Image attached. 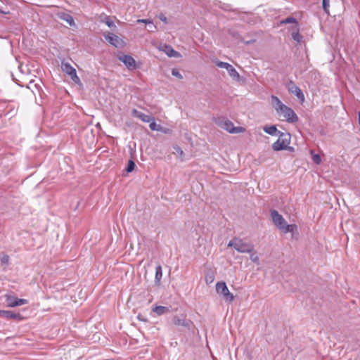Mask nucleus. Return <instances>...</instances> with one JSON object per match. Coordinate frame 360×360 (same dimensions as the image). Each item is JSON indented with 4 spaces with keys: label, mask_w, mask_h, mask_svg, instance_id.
<instances>
[{
    "label": "nucleus",
    "mask_w": 360,
    "mask_h": 360,
    "mask_svg": "<svg viewBox=\"0 0 360 360\" xmlns=\"http://www.w3.org/2000/svg\"><path fill=\"white\" fill-rule=\"evenodd\" d=\"M229 76L234 80L238 81L240 79V75L237 70L230 64L229 68L226 69Z\"/></svg>",
    "instance_id": "a211bd4d"
},
{
    "label": "nucleus",
    "mask_w": 360,
    "mask_h": 360,
    "mask_svg": "<svg viewBox=\"0 0 360 360\" xmlns=\"http://www.w3.org/2000/svg\"><path fill=\"white\" fill-rule=\"evenodd\" d=\"M161 50L164 51L169 57L179 58L181 57L180 53L175 51L170 45L165 44Z\"/></svg>",
    "instance_id": "2eb2a0df"
},
{
    "label": "nucleus",
    "mask_w": 360,
    "mask_h": 360,
    "mask_svg": "<svg viewBox=\"0 0 360 360\" xmlns=\"http://www.w3.org/2000/svg\"><path fill=\"white\" fill-rule=\"evenodd\" d=\"M162 276V269L160 265H158L155 268V279L156 282H160Z\"/></svg>",
    "instance_id": "412c9836"
},
{
    "label": "nucleus",
    "mask_w": 360,
    "mask_h": 360,
    "mask_svg": "<svg viewBox=\"0 0 360 360\" xmlns=\"http://www.w3.org/2000/svg\"><path fill=\"white\" fill-rule=\"evenodd\" d=\"M0 13H6V12H4V11H1V9H0Z\"/></svg>",
    "instance_id": "4c0bfd02"
},
{
    "label": "nucleus",
    "mask_w": 360,
    "mask_h": 360,
    "mask_svg": "<svg viewBox=\"0 0 360 360\" xmlns=\"http://www.w3.org/2000/svg\"><path fill=\"white\" fill-rule=\"evenodd\" d=\"M213 121L217 126L231 134L242 133L245 130L242 127H234L231 121L224 117H216L213 119Z\"/></svg>",
    "instance_id": "f03ea898"
},
{
    "label": "nucleus",
    "mask_w": 360,
    "mask_h": 360,
    "mask_svg": "<svg viewBox=\"0 0 360 360\" xmlns=\"http://www.w3.org/2000/svg\"><path fill=\"white\" fill-rule=\"evenodd\" d=\"M281 24H287V23H297V20L295 18L288 17L285 20L281 22Z\"/></svg>",
    "instance_id": "c756f323"
},
{
    "label": "nucleus",
    "mask_w": 360,
    "mask_h": 360,
    "mask_svg": "<svg viewBox=\"0 0 360 360\" xmlns=\"http://www.w3.org/2000/svg\"><path fill=\"white\" fill-rule=\"evenodd\" d=\"M57 16L61 19L67 22L69 25L72 26L75 25V21L72 16L65 12L58 13Z\"/></svg>",
    "instance_id": "dca6fc26"
},
{
    "label": "nucleus",
    "mask_w": 360,
    "mask_h": 360,
    "mask_svg": "<svg viewBox=\"0 0 360 360\" xmlns=\"http://www.w3.org/2000/svg\"><path fill=\"white\" fill-rule=\"evenodd\" d=\"M138 319L141 321H143V322H146L147 321L146 319L145 318H143L141 315L139 314L138 315Z\"/></svg>",
    "instance_id": "c9c22d12"
},
{
    "label": "nucleus",
    "mask_w": 360,
    "mask_h": 360,
    "mask_svg": "<svg viewBox=\"0 0 360 360\" xmlns=\"http://www.w3.org/2000/svg\"><path fill=\"white\" fill-rule=\"evenodd\" d=\"M149 127L151 130L157 131H160L162 128L160 124H156V122L154 121V119L150 121Z\"/></svg>",
    "instance_id": "4be33fe9"
},
{
    "label": "nucleus",
    "mask_w": 360,
    "mask_h": 360,
    "mask_svg": "<svg viewBox=\"0 0 360 360\" xmlns=\"http://www.w3.org/2000/svg\"><path fill=\"white\" fill-rule=\"evenodd\" d=\"M271 218L274 224L279 229H282V226L285 224V221L283 216L276 210L270 211Z\"/></svg>",
    "instance_id": "6e6552de"
},
{
    "label": "nucleus",
    "mask_w": 360,
    "mask_h": 360,
    "mask_svg": "<svg viewBox=\"0 0 360 360\" xmlns=\"http://www.w3.org/2000/svg\"><path fill=\"white\" fill-rule=\"evenodd\" d=\"M174 149H175L176 152L177 153L180 154L181 155L184 154L183 150H181V148L179 146H175Z\"/></svg>",
    "instance_id": "f704fd0d"
},
{
    "label": "nucleus",
    "mask_w": 360,
    "mask_h": 360,
    "mask_svg": "<svg viewBox=\"0 0 360 360\" xmlns=\"http://www.w3.org/2000/svg\"><path fill=\"white\" fill-rule=\"evenodd\" d=\"M61 68L63 72L68 75L75 83L78 84L80 82L76 70L68 62L62 61Z\"/></svg>",
    "instance_id": "423d86ee"
},
{
    "label": "nucleus",
    "mask_w": 360,
    "mask_h": 360,
    "mask_svg": "<svg viewBox=\"0 0 360 360\" xmlns=\"http://www.w3.org/2000/svg\"><path fill=\"white\" fill-rule=\"evenodd\" d=\"M278 139L272 144L273 150L280 151L288 148L291 139L290 134L278 131Z\"/></svg>",
    "instance_id": "20e7f679"
},
{
    "label": "nucleus",
    "mask_w": 360,
    "mask_h": 360,
    "mask_svg": "<svg viewBox=\"0 0 360 360\" xmlns=\"http://www.w3.org/2000/svg\"><path fill=\"white\" fill-rule=\"evenodd\" d=\"M271 103L276 112L280 116H283L286 122L289 123H295L297 122L298 117L294 110L291 108L283 104L277 96L274 95L271 96Z\"/></svg>",
    "instance_id": "f257e3e1"
},
{
    "label": "nucleus",
    "mask_w": 360,
    "mask_h": 360,
    "mask_svg": "<svg viewBox=\"0 0 360 360\" xmlns=\"http://www.w3.org/2000/svg\"><path fill=\"white\" fill-rule=\"evenodd\" d=\"M0 316L8 319H22V315L20 314L10 310H0Z\"/></svg>",
    "instance_id": "ddd939ff"
},
{
    "label": "nucleus",
    "mask_w": 360,
    "mask_h": 360,
    "mask_svg": "<svg viewBox=\"0 0 360 360\" xmlns=\"http://www.w3.org/2000/svg\"><path fill=\"white\" fill-rule=\"evenodd\" d=\"M159 19H160L162 22H165V23H167V17H166L164 14H160V15H159Z\"/></svg>",
    "instance_id": "72a5a7b5"
},
{
    "label": "nucleus",
    "mask_w": 360,
    "mask_h": 360,
    "mask_svg": "<svg viewBox=\"0 0 360 360\" xmlns=\"http://www.w3.org/2000/svg\"><path fill=\"white\" fill-rule=\"evenodd\" d=\"M136 167L134 162L131 160H129L126 171L127 172H131Z\"/></svg>",
    "instance_id": "cd10ccee"
},
{
    "label": "nucleus",
    "mask_w": 360,
    "mask_h": 360,
    "mask_svg": "<svg viewBox=\"0 0 360 360\" xmlns=\"http://www.w3.org/2000/svg\"><path fill=\"white\" fill-rule=\"evenodd\" d=\"M153 311L156 313L158 316L163 315L169 312V307L164 306H156L153 309Z\"/></svg>",
    "instance_id": "6ab92c4d"
},
{
    "label": "nucleus",
    "mask_w": 360,
    "mask_h": 360,
    "mask_svg": "<svg viewBox=\"0 0 360 360\" xmlns=\"http://www.w3.org/2000/svg\"><path fill=\"white\" fill-rule=\"evenodd\" d=\"M148 27H149V30L150 31H153L154 29L156 28L155 25H154V24L153 23V25H148Z\"/></svg>",
    "instance_id": "e433bc0d"
},
{
    "label": "nucleus",
    "mask_w": 360,
    "mask_h": 360,
    "mask_svg": "<svg viewBox=\"0 0 360 360\" xmlns=\"http://www.w3.org/2000/svg\"><path fill=\"white\" fill-rule=\"evenodd\" d=\"M215 64H216V65H217L218 68H224V69H226H226L229 68V66L230 65V64H229V63H228L222 62V61H219V60H216Z\"/></svg>",
    "instance_id": "a878e982"
},
{
    "label": "nucleus",
    "mask_w": 360,
    "mask_h": 360,
    "mask_svg": "<svg viewBox=\"0 0 360 360\" xmlns=\"http://www.w3.org/2000/svg\"><path fill=\"white\" fill-rule=\"evenodd\" d=\"M172 75L174 77H178L179 79H183L182 75L179 72V70L176 68H173L172 70Z\"/></svg>",
    "instance_id": "2f4dec72"
},
{
    "label": "nucleus",
    "mask_w": 360,
    "mask_h": 360,
    "mask_svg": "<svg viewBox=\"0 0 360 360\" xmlns=\"http://www.w3.org/2000/svg\"><path fill=\"white\" fill-rule=\"evenodd\" d=\"M102 22H103L109 27H115L114 22L110 18L109 16H105L104 18L102 20Z\"/></svg>",
    "instance_id": "5701e85b"
},
{
    "label": "nucleus",
    "mask_w": 360,
    "mask_h": 360,
    "mask_svg": "<svg viewBox=\"0 0 360 360\" xmlns=\"http://www.w3.org/2000/svg\"><path fill=\"white\" fill-rule=\"evenodd\" d=\"M216 291L226 302L231 303L234 300V295L230 292L225 282H217L216 283Z\"/></svg>",
    "instance_id": "39448f33"
},
{
    "label": "nucleus",
    "mask_w": 360,
    "mask_h": 360,
    "mask_svg": "<svg viewBox=\"0 0 360 360\" xmlns=\"http://www.w3.org/2000/svg\"><path fill=\"white\" fill-rule=\"evenodd\" d=\"M250 260L252 262L259 264V257H258L257 252H254V250H253L252 252H250Z\"/></svg>",
    "instance_id": "393cba45"
},
{
    "label": "nucleus",
    "mask_w": 360,
    "mask_h": 360,
    "mask_svg": "<svg viewBox=\"0 0 360 360\" xmlns=\"http://www.w3.org/2000/svg\"><path fill=\"white\" fill-rule=\"evenodd\" d=\"M1 263L2 265H8L9 264L10 258L7 255H4L1 259Z\"/></svg>",
    "instance_id": "c85d7f7f"
},
{
    "label": "nucleus",
    "mask_w": 360,
    "mask_h": 360,
    "mask_svg": "<svg viewBox=\"0 0 360 360\" xmlns=\"http://www.w3.org/2000/svg\"><path fill=\"white\" fill-rule=\"evenodd\" d=\"M292 37L295 41H296L297 42H300L302 39V37L299 33L298 29H297L296 31H294L292 32Z\"/></svg>",
    "instance_id": "b1692460"
},
{
    "label": "nucleus",
    "mask_w": 360,
    "mask_h": 360,
    "mask_svg": "<svg viewBox=\"0 0 360 360\" xmlns=\"http://www.w3.org/2000/svg\"><path fill=\"white\" fill-rule=\"evenodd\" d=\"M138 23H144L146 25H152L153 22L148 19H139L137 20Z\"/></svg>",
    "instance_id": "473e14b6"
},
{
    "label": "nucleus",
    "mask_w": 360,
    "mask_h": 360,
    "mask_svg": "<svg viewBox=\"0 0 360 360\" xmlns=\"http://www.w3.org/2000/svg\"><path fill=\"white\" fill-rule=\"evenodd\" d=\"M322 6L325 13H329L330 0H323Z\"/></svg>",
    "instance_id": "bb28decb"
},
{
    "label": "nucleus",
    "mask_w": 360,
    "mask_h": 360,
    "mask_svg": "<svg viewBox=\"0 0 360 360\" xmlns=\"http://www.w3.org/2000/svg\"><path fill=\"white\" fill-rule=\"evenodd\" d=\"M288 90L290 92L295 94L300 101L303 102L304 101V96L302 90L300 87L296 86L294 82H290L288 84Z\"/></svg>",
    "instance_id": "f8f14e48"
},
{
    "label": "nucleus",
    "mask_w": 360,
    "mask_h": 360,
    "mask_svg": "<svg viewBox=\"0 0 360 360\" xmlns=\"http://www.w3.org/2000/svg\"><path fill=\"white\" fill-rule=\"evenodd\" d=\"M5 300L8 307L22 306L28 303L26 299L18 298L9 294L5 295Z\"/></svg>",
    "instance_id": "0eeeda50"
},
{
    "label": "nucleus",
    "mask_w": 360,
    "mask_h": 360,
    "mask_svg": "<svg viewBox=\"0 0 360 360\" xmlns=\"http://www.w3.org/2000/svg\"><path fill=\"white\" fill-rule=\"evenodd\" d=\"M228 247L233 248L237 252L240 253L252 252L254 250L253 245L245 243L238 238H234L231 240L228 243Z\"/></svg>",
    "instance_id": "7ed1b4c3"
},
{
    "label": "nucleus",
    "mask_w": 360,
    "mask_h": 360,
    "mask_svg": "<svg viewBox=\"0 0 360 360\" xmlns=\"http://www.w3.org/2000/svg\"><path fill=\"white\" fill-rule=\"evenodd\" d=\"M131 114L133 116L140 119L143 122H150L153 117L150 115H146L142 112L137 110L136 109H133Z\"/></svg>",
    "instance_id": "4468645a"
},
{
    "label": "nucleus",
    "mask_w": 360,
    "mask_h": 360,
    "mask_svg": "<svg viewBox=\"0 0 360 360\" xmlns=\"http://www.w3.org/2000/svg\"><path fill=\"white\" fill-rule=\"evenodd\" d=\"M312 160L315 164L319 165L321 162V156L318 154L312 155Z\"/></svg>",
    "instance_id": "7c9ffc66"
},
{
    "label": "nucleus",
    "mask_w": 360,
    "mask_h": 360,
    "mask_svg": "<svg viewBox=\"0 0 360 360\" xmlns=\"http://www.w3.org/2000/svg\"><path fill=\"white\" fill-rule=\"evenodd\" d=\"M105 40L110 44L111 45L114 46L115 47H120L123 44V41L118 37L116 34L113 33H108L105 36Z\"/></svg>",
    "instance_id": "9d476101"
},
{
    "label": "nucleus",
    "mask_w": 360,
    "mask_h": 360,
    "mask_svg": "<svg viewBox=\"0 0 360 360\" xmlns=\"http://www.w3.org/2000/svg\"><path fill=\"white\" fill-rule=\"evenodd\" d=\"M172 323L175 326L186 328H189L191 324V321L189 319H187L184 315H181V316H174L172 319Z\"/></svg>",
    "instance_id": "9b49d317"
},
{
    "label": "nucleus",
    "mask_w": 360,
    "mask_h": 360,
    "mask_svg": "<svg viewBox=\"0 0 360 360\" xmlns=\"http://www.w3.org/2000/svg\"><path fill=\"white\" fill-rule=\"evenodd\" d=\"M263 130L265 133H266L269 135H271V136H274V135L278 136V132L279 131L278 130H277L276 126H274V125L265 126L263 127Z\"/></svg>",
    "instance_id": "aec40b11"
},
{
    "label": "nucleus",
    "mask_w": 360,
    "mask_h": 360,
    "mask_svg": "<svg viewBox=\"0 0 360 360\" xmlns=\"http://www.w3.org/2000/svg\"><path fill=\"white\" fill-rule=\"evenodd\" d=\"M297 225L287 224L286 222L282 226V229H279L283 233H293L297 230Z\"/></svg>",
    "instance_id": "f3484780"
},
{
    "label": "nucleus",
    "mask_w": 360,
    "mask_h": 360,
    "mask_svg": "<svg viewBox=\"0 0 360 360\" xmlns=\"http://www.w3.org/2000/svg\"><path fill=\"white\" fill-rule=\"evenodd\" d=\"M118 59L122 61L129 70L136 68L135 60L129 55L122 54L118 56Z\"/></svg>",
    "instance_id": "1a4fd4ad"
}]
</instances>
